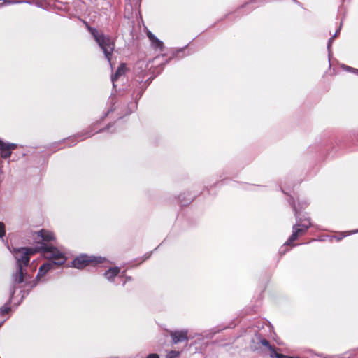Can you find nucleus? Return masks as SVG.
<instances>
[{"instance_id": "nucleus-1", "label": "nucleus", "mask_w": 358, "mask_h": 358, "mask_svg": "<svg viewBox=\"0 0 358 358\" xmlns=\"http://www.w3.org/2000/svg\"><path fill=\"white\" fill-rule=\"evenodd\" d=\"M37 245L33 248H20L14 251L15 258L17 263V269L13 280L15 283H24V287H27L29 289L37 285V280H31V277L24 269L23 266L29 264L30 257L38 252Z\"/></svg>"}, {"instance_id": "nucleus-2", "label": "nucleus", "mask_w": 358, "mask_h": 358, "mask_svg": "<svg viewBox=\"0 0 358 358\" xmlns=\"http://www.w3.org/2000/svg\"><path fill=\"white\" fill-rule=\"evenodd\" d=\"M37 248L38 252L41 253L45 259L50 260L39 268L37 278L45 275L48 271L55 268V266L62 265L66 260L64 254L52 245L41 244L37 245Z\"/></svg>"}, {"instance_id": "nucleus-3", "label": "nucleus", "mask_w": 358, "mask_h": 358, "mask_svg": "<svg viewBox=\"0 0 358 358\" xmlns=\"http://www.w3.org/2000/svg\"><path fill=\"white\" fill-rule=\"evenodd\" d=\"M91 34L94 36L95 41L101 48L104 55L109 62H110V57L115 48L114 41L109 37L103 34L99 33L95 29L89 28Z\"/></svg>"}, {"instance_id": "nucleus-4", "label": "nucleus", "mask_w": 358, "mask_h": 358, "mask_svg": "<svg viewBox=\"0 0 358 358\" xmlns=\"http://www.w3.org/2000/svg\"><path fill=\"white\" fill-rule=\"evenodd\" d=\"M100 258H96L92 256H87L86 255H80L73 259L72 262L73 266L82 269L89 265H95L100 263Z\"/></svg>"}, {"instance_id": "nucleus-5", "label": "nucleus", "mask_w": 358, "mask_h": 358, "mask_svg": "<svg viewBox=\"0 0 358 358\" xmlns=\"http://www.w3.org/2000/svg\"><path fill=\"white\" fill-rule=\"evenodd\" d=\"M310 226V223L308 221H307L306 223L294 224L292 227V234L287 241L285 244L293 246L294 245H292V243L296 241L299 236L303 235L308 230Z\"/></svg>"}, {"instance_id": "nucleus-6", "label": "nucleus", "mask_w": 358, "mask_h": 358, "mask_svg": "<svg viewBox=\"0 0 358 358\" xmlns=\"http://www.w3.org/2000/svg\"><path fill=\"white\" fill-rule=\"evenodd\" d=\"M33 236L34 239L38 244V245H41V244H45L42 241H50L55 239L53 233L45 229L35 232Z\"/></svg>"}, {"instance_id": "nucleus-7", "label": "nucleus", "mask_w": 358, "mask_h": 358, "mask_svg": "<svg viewBox=\"0 0 358 358\" xmlns=\"http://www.w3.org/2000/svg\"><path fill=\"white\" fill-rule=\"evenodd\" d=\"M17 148V145L14 143H6L1 141V158L8 157L12 150Z\"/></svg>"}, {"instance_id": "nucleus-8", "label": "nucleus", "mask_w": 358, "mask_h": 358, "mask_svg": "<svg viewBox=\"0 0 358 358\" xmlns=\"http://www.w3.org/2000/svg\"><path fill=\"white\" fill-rule=\"evenodd\" d=\"M171 336L174 343L182 342L187 340V331L185 330L173 331L171 333Z\"/></svg>"}, {"instance_id": "nucleus-9", "label": "nucleus", "mask_w": 358, "mask_h": 358, "mask_svg": "<svg viewBox=\"0 0 358 358\" xmlns=\"http://www.w3.org/2000/svg\"><path fill=\"white\" fill-rule=\"evenodd\" d=\"M147 36L152 43L153 48L162 50L164 44L150 31H148Z\"/></svg>"}, {"instance_id": "nucleus-10", "label": "nucleus", "mask_w": 358, "mask_h": 358, "mask_svg": "<svg viewBox=\"0 0 358 358\" xmlns=\"http://www.w3.org/2000/svg\"><path fill=\"white\" fill-rule=\"evenodd\" d=\"M126 65L124 64H121L117 70L116 71L115 73L112 76V81L114 83L115 80H117L121 76L124 75L126 72Z\"/></svg>"}, {"instance_id": "nucleus-11", "label": "nucleus", "mask_w": 358, "mask_h": 358, "mask_svg": "<svg viewBox=\"0 0 358 358\" xmlns=\"http://www.w3.org/2000/svg\"><path fill=\"white\" fill-rule=\"evenodd\" d=\"M120 273V268L117 267L112 268L105 272L104 275L108 280L113 279Z\"/></svg>"}, {"instance_id": "nucleus-12", "label": "nucleus", "mask_w": 358, "mask_h": 358, "mask_svg": "<svg viewBox=\"0 0 358 358\" xmlns=\"http://www.w3.org/2000/svg\"><path fill=\"white\" fill-rule=\"evenodd\" d=\"M259 339V343L262 345V346H264L266 347V348H268L270 351L271 350V349H273V348L270 345L269 342L264 338H262V337H259L258 338Z\"/></svg>"}, {"instance_id": "nucleus-13", "label": "nucleus", "mask_w": 358, "mask_h": 358, "mask_svg": "<svg viewBox=\"0 0 358 358\" xmlns=\"http://www.w3.org/2000/svg\"><path fill=\"white\" fill-rule=\"evenodd\" d=\"M179 355L180 352L178 351L171 350L167 354L166 358H176Z\"/></svg>"}, {"instance_id": "nucleus-14", "label": "nucleus", "mask_w": 358, "mask_h": 358, "mask_svg": "<svg viewBox=\"0 0 358 358\" xmlns=\"http://www.w3.org/2000/svg\"><path fill=\"white\" fill-rule=\"evenodd\" d=\"M340 29H341V28L339 27V29L336 31V34L331 38H329V42H328V48H329L330 46L331 45L334 38L336 37V36L338 35V34L340 31Z\"/></svg>"}, {"instance_id": "nucleus-15", "label": "nucleus", "mask_w": 358, "mask_h": 358, "mask_svg": "<svg viewBox=\"0 0 358 358\" xmlns=\"http://www.w3.org/2000/svg\"><path fill=\"white\" fill-rule=\"evenodd\" d=\"M340 29H341V28L339 27V29L336 31V34L331 38H329V42H328V48H329L330 46L331 45L334 38L336 37V36L338 35V34L340 31Z\"/></svg>"}, {"instance_id": "nucleus-16", "label": "nucleus", "mask_w": 358, "mask_h": 358, "mask_svg": "<svg viewBox=\"0 0 358 358\" xmlns=\"http://www.w3.org/2000/svg\"><path fill=\"white\" fill-rule=\"evenodd\" d=\"M10 310V307L5 306L3 309H1V316L3 315L5 313H8Z\"/></svg>"}, {"instance_id": "nucleus-17", "label": "nucleus", "mask_w": 358, "mask_h": 358, "mask_svg": "<svg viewBox=\"0 0 358 358\" xmlns=\"http://www.w3.org/2000/svg\"><path fill=\"white\" fill-rule=\"evenodd\" d=\"M1 238L5 235V229H4V224L1 222Z\"/></svg>"}, {"instance_id": "nucleus-18", "label": "nucleus", "mask_w": 358, "mask_h": 358, "mask_svg": "<svg viewBox=\"0 0 358 358\" xmlns=\"http://www.w3.org/2000/svg\"><path fill=\"white\" fill-rule=\"evenodd\" d=\"M147 358H159L157 354H150Z\"/></svg>"}, {"instance_id": "nucleus-19", "label": "nucleus", "mask_w": 358, "mask_h": 358, "mask_svg": "<svg viewBox=\"0 0 358 358\" xmlns=\"http://www.w3.org/2000/svg\"><path fill=\"white\" fill-rule=\"evenodd\" d=\"M137 65H138L140 68H142V67H143V63H142V62H138V63L137 64Z\"/></svg>"}]
</instances>
